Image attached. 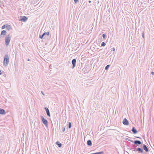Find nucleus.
<instances>
[{
	"label": "nucleus",
	"instance_id": "35",
	"mask_svg": "<svg viewBox=\"0 0 154 154\" xmlns=\"http://www.w3.org/2000/svg\"><path fill=\"white\" fill-rule=\"evenodd\" d=\"M89 2V3H91V1H89V2Z\"/></svg>",
	"mask_w": 154,
	"mask_h": 154
},
{
	"label": "nucleus",
	"instance_id": "20",
	"mask_svg": "<svg viewBox=\"0 0 154 154\" xmlns=\"http://www.w3.org/2000/svg\"><path fill=\"white\" fill-rule=\"evenodd\" d=\"M72 126V124L70 122H69L68 124V128H70Z\"/></svg>",
	"mask_w": 154,
	"mask_h": 154
},
{
	"label": "nucleus",
	"instance_id": "29",
	"mask_svg": "<svg viewBox=\"0 0 154 154\" xmlns=\"http://www.w3.org/2000/svg\"><path fill=\"white\" fill-rule=\"evenodd\" d=\"M112 51H115V48H112Z\"/></svg>",
	"mask_w": 154,
	"mask_h": 154
},
{
	"label": "nucleus",
	"instance_id": "32",
	"mask_svg": "<svg viewBox=\"0 0 154 154\" xmlns=\"http://www.w3.org/2000/svg\"><path fill=\"white\" fill-rule=\"evenodd\" d=\"M135 137L137 138L141 139L139 137Z\"/></svg>",
	"mask_w": 154,
	"mask_h": 154
},
{
	"label": "nucleus",
	"instance_id": "2",
	"mask_svg": "<svg viewBox=\"0 0 154 154\" xmlns=\"http://www.w3.org/2000/svg\"><path fill=\"white\" fill-rule=\"evenodd\" d=\"M11 35L9 34L7 35L5 37V44L7 46H8L9 45L10 41L11 40Z\"/></svg>",
	"mask_w": 154,
	"mask_h": 154
},
{
	"label": "nucleus",
	"instance_id": "14",
	"mask_svg": "<svg viewBox=\"0 0 154 154\" xmlns=\"http://www.w3.org/2000/svg\"><path fill=\"white\" fill-rule=\"evenodd\" d=\"M87 144L89 146H91L92 145V142L90 140H88L87 141Z\"/></svg>",
	"mask_w": 154,
	"mask_h": 154
},
{
	"label": "nucleus",
	"instance_id": "38",
	"mask_svg": "<svg viewBox=\"0 0 154 154\" xmlns=\"http://www.w3.org/2000/svg\"><path fill=\"white\" fill-rule=\"evenodd\" d=\"M145 1V2H146V0H145V1Z\"/></svg>",
	"mask_w": 154,
	"mask_h": 154
},
{
	"label": "nucleus",
	"instance_id": "16",
	"mask_svg": "<svg viewBox=\"0 0 154 154\" xmlns=\"http://www.w3.org/2000/svg\"><path fill=\"white\" fill-rule=\"evenodd\" d=\"M6 33H7V32L6 30H3L1 32L0 36H1L2 35H5L6 34Z\"/></svg>",
	"mask_w": 154,
	"mask_h": 154
},
{
	"label": "nucleus",
	"instance_id": "13",
	"mask_svg": "<svg viewBox=\"0 0 154 154\" xmlns=\"http://www.w3.org/2000/svg\"><path fill=\"white\" fill-rule=\"evenodd\" d=\"M131 131H132L134 134H136L137 133V131L135 128L134 127H133L131 129Z\"/></svg>",
	"mask_w": 154,
	"mask_h": 154
},
{
	"label": "nucleus",
	"instance_id": "28",
	"mask_svg": "<svg viewBox=\"0 0 154 154\" xmlns=\"http://www.w3.org/2000/svg\"><path fill=\"white\" fill-rule=\"evenodd\" d=\"M142 37L143 38H144V32H143V33H142Z\"/></svg>",
	"mask_w": 154,
	"mask_h": 154
},
{
	"label": "nucleus",
	"instance_id": "10",
	"mask_svg": "<svg viewBox=\"0 0 154 154\" xmlns=\"http://www.w3.org/2000/svg\"><path fill=\"white\" fill-rule=\"evenodd\" d=\"M134 143L135 145H140L142 144L141 142L139 140H135L134 141Z\"/></svg>",
	"mask_w": 154,
	"mask_h": 154
},
{
	"label": "nucleus",
	"instance_id": "39",
	"mask_svg": "<svg viewBox=\"0 0 154 154\" xmlns=\"http://www.w3.org/2000/svg\"><path fill=\"white\" fill-rule=\"evenodd\" d=\"M153 66H154V64H153Z\"/></svg>",
	"mask_w": 154,
	"mask_h": 154
},
{
	"label": "nucleus",
	"instance_id": "17",
	"mask_svg": "<svg viewBox=\"0 0 154 154\" xmlns=\"http://www.w3.org/2000/svg\"><path fill=\"white\" fill-rule=\"evenodd\" d=\"M82 72L83 73H87V69L85 67H84L82 69Z\"/></svg>",
	"mask_w": 154,
	"mask_h": 154
},
{
	"label": "nucleus",
	"instance_id": "24",
	"mask_svg": "<svg viewBox=\"0 0 154 154\" xmlns=\"http://www.w3.org/2000/svg\"><path fill=\"white\" fill-rule=\"evenodd\" d=\"M6 25H4L2 26V29H5L6 27Z\"/></svg>",
	"mask_w": 154,
	"mask_h": 154
},
{
	"label": "nucleus",
	"instance_id": "23",
	"mask_svg": "<svg viewBox=\"0 0 154 154\" xmlns=\"http://www.w3.org/2000/svg\"><path fill=\"white\" fill-rule=\"evenodd\" d=\"M102 37L103 38L106 39V34H103L102 35Z\"/></svg>",
	"mask_w": 154,
	"mask_h": 154
},
{
	"label": "nucleus",
	"instance_id": "9",
	"mask_svg": "<svg viewBox=\"0 0 154 154\" xmlns=\"http://www.w3.org/2000/svg\"><path fill=\"white\" fill-rule=\"evenodd\" d=\"M45 109L47 115L49 116H50V112L49 109L46 107H45Z\"/></svg>",
	"mask_w": 154,
	"mask_h": 154
},
{
	"label": "nucleus",
	"instance_id": "34",
	"mask_svg": "<svg viewBox=\"0 0 154 154\" xmlns=\"http://www.w3.org/2000/svg\"><path fill=\"white\" fill-rule=\"evenodd\" d=\"M27 61H30V59L29 58L28 59Z\"/></svg>",
	"mask_w": 154,
	"mask_h": 154
},
{
	"label": "nucleus",
	"instance_id": "1",
	"mask_svg": "<svg viewBox=\"0 0 154 154\" xmlns=\"http://www.w3.org/2000/svg\"><path fill=\"white\" fill-rule=\"evenodd\" d=\"M9 62V57L8 54H6L4 57L3 61L4 66H7Z\"/></svg>",
	"mask_w": 154,
	"mask_h": 154
},
{
	"label": "nucleus",
	"instance_id": "33",
	"mask_svg": "<svg viewBox=\"0 0 154 154\" xmlns=\"http://www.w3.org/2000/svg\"><path fill=\"white\" fill-rule=\"evenodd\" d=\"M2 74V72L1 70L0 69V74L1 75Z\"/></svg>",
	"mask_w": 154,
	"mask_h": 154
},
{
	"label": "nucleus",
	"instance_id": "12",
	"mask_svg": "<svg viewBox=\"0 0 154 154\" xmlns=\"http://www.w3.org/2000/svg\"><path fill=\"white\" fill-rule=\"evenodd\" d=\"M5 113L6 112L4 109L0 108V114L4 115Z\"/></svg>",
	"mask_w": 154,
	"mask_h": 154
},
{
	"label": "nucleus",
	"instance_id": "30",
	"mask_svg": "<svg viewBox=\"0 0 154 154\" xmlns=\"http://www.w3.org/2000/svg\"><path fill=\"white\" fill-rule=\"evenodd\" d=\"M151 73L153 75H154V72H151Z\"/></svg>",
	"mask_w": 154,
	"mask_h": 154
},
{
	"label": "nucleus",
	"instance_id": "36",
	"mask_svg": "<svg viewBox=\"0 0 154 154\" xmlns=\"http://www.w3.org/2000/svg\"><path fill=\"white\" fill-rule=\"evenodd\" d=\"M145 1V2H146V0H145V1Z\"/></svg>",
	"mask_w": 154,
	"mask_h": 154
},
{
	"label": "nucleus",
	"instance_id": "3",
	"mask_svg": "<svg viewBox=\"0 0 154 154\" xmlns=\"http://www.w3.org/2000/svg\"><path fill=\"white\" fill-rule=\"evenodd\" d=\"M41 118L42 121V123L46 127H48V122L47 120L45 119L42 116H41Z\"/></svg>",
	"mask_w": 154,
	"mask_h": 154
},
{
	"label": "nucleus",
	"instance_id": "7",
	"mask_svg": "<svg viewBox=\"0 0 154 154\" xmlns=\"http://www.w3.org/2000/svg\"><path fill=\"white\" fill-rule=\"evenodd\" d=\"M134 149L137 151H138L139 153H143V149L140 148H135Z\"/></svg>",
	"mask_w": 154,
	"mask_h": 154
},
{
	"label": "nucleus",
	"instance_id": "21",
	"mask_svg": "<svg viewBox=\"0 0 154 154\" xmlns=\"http://www.w3.org/2000/svg\"><path fill=\"white\" fill-rule=\"evenodd\" d=\"M106 45V44L104 42H102L101 44V46H104Z\"/></svg>",
	"mask_w": 154,
	"mask_h": 154
},
{
	"label": "nucleus",
	"instance_id": "8",
	"mask_svg": "<svg viewBox=\"0 0 154 154\" xmlns=\"http://www.w3.org/2000/svg\"><path fill=\"white\" fill-rule=\"evenodd\" d=\"M20 20L23 22H26L28 19V18L25 16H23L21 17Z\"/></svg>",
	"mask_w": 154,
	"mask_h": 154
},
{
	"label": "nucleus",
	"instance_id": "37",
	"mask_svg": "<svg viewBox=\"0 0 154 154\" xmlns=\"http://www.w3.org/2000/svg\"><path fill=\"white\" fill-rule=\"evenodd\" d=\"M145 1V2H146V0H145V1Z\"/></svg>",
	"mask_w": 154,
	"mask_h": 154
},
{
	"label": "nucleus",
	"instance_id": "11",
	"mask_svg": "<svg viewBox=\"0 0 154 154\" xmlns=\"http://www.w3.org/2000/svg\"><path fill=\"white\" fill-rule=\"evenodd\" d=\"M142 148L146 152H149V149L146 145L144 144H143L142 146Z\"/></svg>",
	"mask_w": 154,
	"mask_h": 154
},
{
	"label": "nucleus",
	"instance_id": "18",
	"mask_svg": "<svg viewBox=\"0 0 154 154\" xmlns=\"http://www.w3.org/2000/svg\"><path fill=\"white\" fill-rule=\"evenodd\" d=\"M56 144L59 147H61L62 146V144L61 143H60L58 141H57L56 143Z\"/></svg>",
	"mask_w": 154,
	"mask_h": 154
},
{
	"label": "nucleus",
	"instance_id": "4",
	"mask_svg": "<svg viewBox=\"0 0 154 154\" xmlns=\"http://www.w3.org/2000/svg\"><path fill=\"white\" fill-rule=\"evenodd\" d=\"M76 59H73L72 61V68L74 69L76 66Z\"/></svg>",
	"mask_w": 154,
	"mask_h": 154
},
{
	"label": "nucleus",
	"instance_id": "22",
	"mask_svg": "<svg viewBox=\"0 0 154 154\" xmlns=\"http://www.w3.org/2000/svg\"><path fill=\"white\" fill-rule=\"evenodd\" d=\"M97 154H104L103 151H101L99 152H97Z\"/></svg>",
	"mask_w": 154,
	"mask_h": 154
},
{
	"label": "nucleus",
	"instance_id": "6",
	"mask_svg": "<svg viewBox=\"0 0 154 154\" xmlns=\"http://www.w3.org/2000/svg\"><path fill=\"white\" fill-rule=\"evenodd\" d=\"M122 123L124 125H128L129 124L128 121L126 118H125L124 119Z\"/></svg>",
	"mask_w": 154,
	"mask_h": 154
},
{
	"label": "nucleus",
	"instance_id": "25",
	"mask_svg": "<svg viewBox=\"0 0 154 154\" xmlns=\"http://www.w3.org/2000/svg\"><path fill=\"white\" fill-rule=\"evenodd\" d=\"M125 140H128V141H131V142H133L132 140H130L129 139H128V138H126L125 139Z\"/></svg>",
	"mask_w": 154,
	"mask_h": 154
},
{
	"label": "nucleus",
	"instance_id": "19",
	"mask_svg": "<svg viewBox=\"0 0 154 154\" xmlns=\"http://www.w3.org/2000/svg\"><path fill=\"white\" fill-rule=\"evenodd\" d=\"M110 65H107L105 68V69L106 70H107L110 66Z\"/></svg>",
	"mask_w": 154,
	"mask_h": 154
},
{
	"label": "nucleus",
	"instance_id": "15",
	"mask_svg": "<svg viewBox=\"0 0 154 154\" xmlns=\"http://www.w3.org/2000/svg\"><path fill=\"white\" fill-rule=\"evenodd\" d=\"M6 28L7 29L8 31L12 29L11 26L8 24H6Z\"/></svg>",
	"mask_w": 154,
	"mask_h": 154
},
{
	"label": "nucleus",
	"instance_id": "27",
	"mask_svg": "<svg viewBox=\"0 0 154 154\" xmlns=\"http://www.w3.org/2000/svg\"><path fill=\"white\" fill-rule=\"evenodd\" d=\"M74 1L75 3H76L78 2V0H74Z\"/></svg>",
	"mask_w": 154,
	"mask_h": 154
},
{
	"label": "nucleus",
	"instance_id": "26",
	"mask_svg": "<svg viewBox=\"0 0 154 154\" xmlns=\"http://www.w3.org/2000/svg\"><path fill=\"white\" fill-rule=\"evenodd\" d=\"M62 131H63V132H64L65 131V128L64 127H63L62 128Z\"/></svg>",
	"mask_w": 154,
	"mask_h": 154
},
{
	"label": "nucleus",
	"instance_id": "31",
	"mask_svg": "<svg viewBox=\"0 0 154 154\" xmlns=\"http://www.w3.org/2000/svg\"><path fill=\"white\" fill-rule=\"evenodd\" d=\"M41 93H42V94L43 95H45V94H44V92H43L42 91H41Z\"/></svg>",
	"mask_w": 154,
	"mask_h": 154
},
{
	"label": "nucleus",
	"instance_id": "5",
	"mask_svg": "<svg viewBox=\"0 0 154 154\" xmlns=\"http://www.w3.org/2000/svg\"><path fill=\"white\" fill-rule=\"evenodd\" d=\"M49 32H45L42 35H39V38L42 39L43 38V37L45 36V35H47L48 36L49 35Z\"/></svg>",
	"mask_w": 154,
	"mask_h": 154
}]
</instances>
